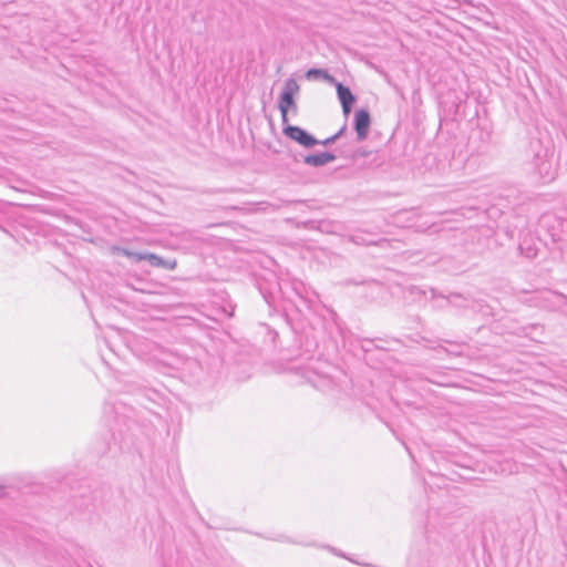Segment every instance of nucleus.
<instances>
[{
    "label": "nucleus",
    "instance_id": "1a4fd4ad",
    "mask_svg": "<svg viewBox=\"0 0 567 567\" xmlns=\"http://www.w3.org/2000/svg\"><path fill=\"white\" fill-rule=\"evenodd\" d=\"M337 156L331 152H319L316 154H308L302 156V162L306 165L312 167H321L333 161H336Z\"/></svg>",
    "mask_w": 567,
    "mask_h": 567
},
{
    "label": "nucleus",
    "instance_id": "7ed1b4c3",
    "mask_svg": "<svg viewBox=\"0 0 567 567\" xmlns=\"http://www.w3.org/2000/svg\"><path fill=\"white\" fill-rule=\"evenodd\" d=\"M299 84L292 78L285 81L282 91L278 99V109L281 113L282 124L288 123V113L290 110H296L295 95L299 92Z\"/></svg>",
    "mask_w": 567,
    "mask_h": 567
},
{
    "label": "nucleus",
    "instance_id": "a211bd4d",
    "mask_svg": "<svg viewBox=\"0 0 567 567\" xmlns=\"http://www.w3.org/2000/svg\"><path fill=\"white\" fill-rule=\"evenodd\" d=\"M347 131V124H344L336 134H333L334 138L338 141L343 136Z\"/></svg>",
    "mask_w": 567,
    "mask_h": 567
},
{
    "label": "nucleus",
    "instance_id": "a878e982",
    "mask_svg": "<svg viewBox=\"0 0 567 567\" xmlns=\"http://www.w3.org/2000/svg\"><path fill=\"white\" fill-rule=\"evenodd\" d=\"M86 567H92L91 565H87Z\"/></svg>",
    "mask_w": 567,
    "mask_h": 567
},
{
    "label": "nucleus",
    "instance_id": "f3484780",
    "mask_svg": "<svg viewBox=\"0 0 567 567\" xmlns=\"http://www.w3.org/2000/svg\"><path fill=\"white\" fill-rule=\"evenodd\" d=\"M337 142V140L334 138V136H330V137H327L326 140L323 141H319V144L320 145H323V146H330L332 144H334Z\"/></svg>",
    "mask_w": 567,
    "mask_h": 567
},
{
    "label": "nucleus",
    "instance_id": "393cba45",
    "mask_svg": "<svg viewBox=\"0 0 567 567\" xmlns=\"http://www.w3.org/2000/svg\"><path fill=\"white\" fill-rule=\"evenodd\" d=\"M3 495V489L0 487V497Z\"/></svg>",
    "mask_w": 567,
    "mask_h": 567
},
{
    "label": "nucleus",
    "instance_id": "2eb2a0df",
    "mask_svg": "<svg viewBox=\"0 0 567 567\" xmlns=\"http://www.w3.org/2000/svg\"><path fill=\"white\" fill-rule=\"evenodd\" d=\"M444 350L450 355H455V357L463 355V351H462V346L461 344H456L455 349H444Z\"/></svg>",
    "mask_w": 567,
    "mask_h": 567
},
{
    "label": "nucleus",
    "instance_id": "b1692460",
    "mask_svg": "<svg viewBox=\"0 0 567 567\" xmlns=\"http://www.w3.org/2000/svg\"><path fill=\"white\" fill-rule=\"evenodd\" d=\"M233 315H234V307L231 308V311L228 312V317H233Z\"/></svg>",
    "mask_w": 567,
    "mask_h": 567
},
{
    "label": "nucleus",
    "instance_id": "5701e85b",
    "mask_svg": "<svg viewBox=\"0 0 567 567\" xmlns=\"http://www.w3.org/2000/svg\"><path fill=\"white\" fill-rule=\"evenodd\" d=\"M432 298L434 299L436 297V292L434 289H431Z\"/></svg>",
    "mask_w": 567,
    "mask_h": 567
},
{
    "label": "nucleus",
    "instance_id": "39448f33",
    "mask_svg": "<svg viewBox=\"0 0 567 567\" xmlns=\"http://www.w3.org/2000/svg\"><path fill=\"white\" fill-rule=\"evenodd\" d=\"M564 298V295L551 291V290H543L536 292L533 297L528 299V305L533 307H538L542 309L554 310L559 306L560 300Z\"/></svg>",
    "mask_w": 567,
    "mask_h": 567
},
{
    "label": "nucleus",
    "instance_id": "412c9836",
    "mask_svg": "<svg viewBox=\"0 0 567 567\" xmlns=\"http://www.w3.org/2000/svg\"><path fill=\"white\" fill-rule=\"evenodd\" d=\"M453 298H461V295H452L451 298L446 299V302L453 303Z\"/></svg>",
    "mask_w": 567,
    "mask_h": 567
},
{
    "label": "nucleus",
    "instance_id": "f257e3e1",
    "mask_svg": "<svg viewBox=\"0 0 567 567\" xmlns=\"http://www.w3.org/2000/svg\"><path fill=\"white\" fill-rule=\"evenodd\" d=\"M10 537L18 551L33 555L38 563L48 567H71L70 558L61 549L32 537L25 526L10 529Z\"/></svg>",
    "mask_w": 567,
    "mask_h": 567
},
{
    "label": "nucleus",
    "instance_id": "0eeeda50",
    "mask_svg": "<svg viewBox=\"0 0 567 567\" xmlns=\"http://www.w3.org/2000/svg\"><path fill=\"white\" fill-rule=\"evenodd\" d=\"M371 126V116L367 109H359L354 112L353 128L357 134V142H362L368 137Z\"/></svg>",
    "mask_w": 567,
    "mask_h": 567
},
{
    "label": "nucleus",
    "instance_id": "f03ea898",
    "mask_svg": "<svg viewBox=\"0 0 567 567\" xmlns=\"http://www.w3.org/2000/svg\"><path fill=\"white\" fill-rule=\"evenodd\" d=\"M103 414L106 417V424L110 427L112 440L114 443H126L128 433L134 435L137 426L133 419L135 411L122 401H106L103 408Z\"/></svg>",
    "mask_w": 567,
    "mask_h": 567
},
{
    "label": "nucleus",
    "instance_id": "4be33fe9",
    "mask_svg": "<svg viewBox=\"0 0 567 567\" xmlns=\"http://www.w3.org/2000/svg\"><path fill=\"white\" fill-rule=\"evenodd\" d=\"M277 540H279V542H286L287 539H286L284 536H279V537L277 538Z\"/></svg>",
    "mask_w": 567,
    "mask_h": 567
},
{
    "label": "nucleus",
    "instance_id": "f8f14e48",
    "mask_svg": "<svg viewBox=\"0 0 567 567\" xmlns=\"http://www.w3.org/2000/svg\"><path fill=\"white\" fill-rule=\"evenodd\" d=\"M306 79L307 80H323L329 84H332L336 82V78L332 76L327 70L317 69V68L309 69L306 72Z\"/></svg>",
    "mask_w": 567,
    "mask_h": 567
},
{
    "label": "nucleus",
    "instance_id": "6e6552de",
    "mask_svg": "<svg viewBox=\"0 0 567 567\" xmlns=\"http://www.w3.org/2000/svg\"><path fill=\"white\" fill-rule=\"evenodd\" d=\"M336 86L338 100L341 104L344 116H348L357 101L355 95L351 92L350 87L346 86L341 82L337 81L332 83Z\"/></svg>",
    "mask_w": 567,
    "mask_h": 567
},
{
    "label": "nucleus",
    "instance_id": "9b49d317",
    "mask_svg": "<svg viewBox=\"0 0 567 567\" xmlns=\"http://www.w3.org/2000/svg\"><path fill=\"white\" fill-rule=\"evenodd\" d=\"M286 288H284L281 285L279 286L280 287V290L282 291V295L284 296H287L288 295V291L286 290L287 288H290L291 291L302 301H310V297L308 295V290L306 288V286L303 285V282L299 281V280H292L291 282H286Z\"/></svg>",
    "mask_w": 567,
    "mask_h": 567
},
{
    "label": "nucleus",
    "instance_id": "ddd939ff",
    "mask_svg": "<svg viewBox=\"0 0 567 567\" xmlns=\"http://www.w3.org/2000/svg\"><path fill=\"white\" fill-rule=\"evenodd\" d=\"M529 148L534 153L535 166H538L543 158L546 157L547 151L543 147L540 140H532Z\"/></svg>",
    "mask_w": 567,
    "mask_h": 567
},
{
    "label": "nucleus",
    "instance_id": "4468645a",
    "mask_svg": "<svg viewBox=\"0 0 567 567\" xmlns=\"http://www.w3.org/2000/svg\"><path fill=\"white\" fill-rule=\"evenodd\" d=\"M520 254L527 258H535L537 256L538 249L533 244V240L529 238H524L518 246Z\"/></svg>",
    "mask_w": 567,
    "mask_h": 567
},
{
    "label": "nucleus",
    "instance_id": "6ab92c4d",
    "mask_svg": "<svg viewBox=\"0 0 567 567\" xmlns=\"http://www.w3.org/2000/svg\"><path fill=\"white\" fill-rule=\"evenodd\" d=\"M352 241L355 243V244H369L368 241H365L361 236L359 235H353L351 237Z\"/></svg>",
    "mask_w": 567,
    "mask_h": 567
},
{
    "label": "nucleus",
    "instance_id": "423d86ee",
    "mask_svg": "<svg viewBox=\"0 0 567 567\" xmlns=\"http://www.w3.org/2000/svg\"><path fill=\"white\" fill-rule=\"evenodd\" d=\"M282 132L287 137L306 148L319 145V140L300 126L285 124Z\"/></svg>",
    "mask_w": 567,
    "mask_h": 567
},
{
    "label": "nucleus",
    "instance_id": "9d476101",
    "mask_svg": "<svg viewBox=\"0 0 567 567\" xmlns=\"http://www.w3.org/2000/svg\"><path fill=\"white\" fill-rule=\"evenodd\" d=\"M319 361H310L306 367L302 368V375L307 379L308 382L313 384V386H318V380H324L327 378V373L319 369Z\"/></svg>",
    "mask_w": 567,
    "mask_h": 567
},
{
    "label": "nucleus",
    "instance_id": "aec40b11",
    "mask_svg": "<svg viewBox=\"0 0 567 567\" xmlns=\"http://www.w3.org/2000/svg\"><path fill=\"white\" fill-rule=\"evenodd\" d=\"M527 329H533V330H538V329H542V327L539 324H530L529 327H524L523 328V331H524V334L527 336L528 333L526 332Z\"/></svg>",
    "mask_w": 567,
    "mask_h": 567
},
{
    "label": "nucleus",
    "instance_id": "dca6fc26",
    "mask_svg": "<svg viewBox=\"0 0 567 567\" xmlns=\"http://www.w3.org/2000/svg\"><path fill=\"white\" fill-rule=\"evenodd\" d=\"M323 225V221H317V220H309L305 223V226L309 229H321V226Z\"/></svg>",
    "mask_w": 567,
    "mask_h": 567
},
{
    "label": "nucleus",
    "instance_id": "20e7f679",
    "mask_svg": "<svg viewBox=\"0 0 567 567\" xmlns=\"http://www.w3.org/2000/svg\"><path fill=\"white\" fill-rule=\"evenodd\" d=\"M123 254L135 261L147 260L151 266L157 268L173 270L177 266V261L175 259H164L163 257L157 256L156 254L153 252H137L124 249Z\"/></svg>",
    "mask_w": 567,
    "mask_h": 567
}]
</instances>
